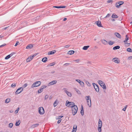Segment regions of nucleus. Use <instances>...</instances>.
<instances>
[{
	"label": "nucleus",
	"mask_w": 132,
	"mask_h": 132,
	"mask_svg": "<svg viewBox=\"0 0 132 132\" xmlns=\"http://www.w3.org/2000/svg\"><path fill=\"white\" fill-rule=\"evenodd\" d=\"M67 101H67L65 104L67 106H70L72 108V107H74V106H77L75 105V103L73 102L68 101V102L67 103Z\"/></svg>",
	"instance_id": "obj_1"
},
{
	"label": "nucleus",
	"mask_w": 132,
	"mask_h": 132,
	"mask_svg": "<svg viewBox=\"0 0 132 132\" xmlns=\"http://www.w3.org/2000/svg\"><path fill=\"white\" fill-rule=\"evenodd\" d=\"M72 113L73 115H75L77 112L78 108L77 106H74V107L71 108Z\"/></svg>",
	"instance_id": "obj_2"
},
{
	"label": "nucleus",
	"mask_w": 132,
	"mask_h": 132,
	"mask_svg": "<svg viewBox=\"0 0 132 132\" xmlns=\"http://www.w3.org/2000/svg\"><path fill=\"white\" fill-rule=\"evenodd\" d=\"M98 82L101 85V86L103 88V89H106V88L105 85L104 83L102 81L100 80H98Z\"/></svg>",
	"instance_id": "obj_3"
},
{
	"label": "nucleus",
	"mask_w": 132,
	"mask_h": 132,
	"mask_svg": "<svg viewBox=\"0 0 132 132\" xmlns=\"http://www.w3.org/2000/svg\"><path fill=\"white\" fill-rule=\"evenodd\" d=\"M40 81H37L34 83L31 86V88L35 87H37L39 86L41 84Z\"/></svg>",
	"instance_id": "obj_4"
},
{
	"label": "nucleus",
	"mask_w": 132,
	"mask_h": 132,
	"mask_svg": "<svg viewBox=\"0 0 132 132\" xmlns=\"http://www.w3.org/2000/svg\"><path fill=\"white\" fill-rule=\"evenodd\" d=\"M38 112L40 114H43L44 113V110L43 107H40L39 108Z\"/></svg>",
	"instance_id": "obj_5"
},
{
	"label": "nucleus",
	"mask_w": 132,
	"mask_h": 132,
	"mask_svg": "<svg viewBox=\"0 0 132 132\" xmlns=\"http://www.w3.org/2000/svg\"><path fill=\"white\" fill-rule=\"evenodd\" d=\"M93 85L94 89H95V90L97 92H99V87L98 85L96 84L93 83Z\"/></svg>",
	"instance_id": "obj_6"
},
{
	"label": "nucleus",
	"mask_w": 132,
	"mask_h": 132,
	"mask_svg": "<svg viewBox=\"0 0 132 132\" xmlns=\"http://www.w3.org/2000/svg\"><path fill=\"white\" fill-rule=\"evenodd\" d=\"M23 90V87H20L15 92V93L16 94H18L21 93Z\"/></svg>",
	"instance_id": "obj_7"
},
{
	"label": "nucleus",
	"mask_w": 132,
	"mask_h": 132,
	"mask_svg": "<svg viewBox=\"0 0 132 132\" xmlns=\"http://www.w3.org/2000/svg\"><path fill=\"white\" fill-rule=\"evenodd\" d=\"M112 61L115 63H119L120 62L119 60L117 58H114L112 59Z\"/></svg>",
	"instance_id": "obj_8"
},
{
	"label": "nucleus",
	"mask_w": 132,
	"mask_h": 132,
	"mask_svg": "<svg viewBox=\"0 0 132 132\" xmlns=\"http://www.w3.org/2000/svg\"><path fill=\"white\" fill-rule=\"evenodd\" d=\"M64 89H65L64 90V92L67 93L68 96L70 97L71 96L72 94L71 93L65 89L64 88Z\"/></svg>",
	"instance_id": "obj_9"
},
{
	"label": "nucleus",
	"mask_w": 132,
	"mask_h": 132,
	"mask_svg": "<svg viewBox=\"0 0 132 132\" xmlns=\"http://www.w3.org/2000/svg\"><path fill=\"white\" fill-rule=\"evenodd\" d=\"M39 125V124L38 123H36V124L32 125L31 127V128H35L37 127Z\"/></svg>",
	"instance_id": "obj_10"
},
{
	"label": "nucleus",
	"mask_w": 132,
	"mask_h": 132,
	"mask_svg": "<svg viewBox=\"0 0 132 132\" xmlns=\"http://www.w3.org/2000/svg\"><path fill=\"white\" fill-rule=\"evenodd\" d=\"M98 127H102V122L100 119H99L98 121Z\"/></svg>",
	"instance_id": "obj_11"
},
{
	"label": "nucleus",
	"mask_w": 132,
	"mask_h": 132,
	"mask_svg": "<svg viewBox=\"0 0 132 132\" xmlns=\"http://www.w3.org/2000/svg\"><path fill=\"white\" fill-rule=\"evenodd\" d=\"M33 47V45L32 44H30L28 45L26 47L27 49H31Z\"/></svg>",
	"instance_id": "obj_12"
},
{
	"label": "nucleus",
	"mask_w": 132,
	"mask_h": 132,
	"mask_svg": "<svg viewBox=\"0 0 132 132\" xmlns=\"http://www.w3.org/2000/svg\"><path fill=\"white\" fill-rule=\"evenodd\" d=\"M117 37L119 38H121V35L118 33L115 32L114 34Z\"/></svg>",
	"instance_id": "obj_13"
},
{
	"label": "nucleus",
	"mask_w": 132,
	"mask_h": 132,
	"mask_svg": "<svg viewBox=\"0 0 132 132\" xmlns=\"http://www.w3.org/2000/svg\"><path fill=\"white\" fill-rule=\"evenodd\" d=\"M57 82V81L56 80H53L51 81L49 83V85H51L56 84Z\"/></svg>",
	"instance_id": "obj_14"
},
{
	"label": "nucleus",
	"mask_w": 132,
	"mask_h": 132,
	"mask_svg": "<svg viewBox=\"0 0 132 132\" xmlns=\"http://www.w3.org/2000/svg\"><path fill=\"white\" fill-rule=\"evenodd\" d=\"M56 52V51L54 50L53 51H51L48 52V55H52L53 54L55 53Z\"/></svg>",
	"instance_id": "obj_15"
},
{
	"label": "nucleus",
	"mask_w": 132,
	"mask_h": 132,
	"mask_svg": "<svg viewBox=\"0 0 132 132\" xmlns=\"http://www.w3.org/2000/svg\"><path fill=\"white\" fill-rule=\"evenodd\" d=\"M32 59L33 57L31 56H30L26 60V61L27 62H30Z\"/></svg>",
	"instance_id": "obj_16"
},
{
	"label": "nucleus",
	"mask_w": 132,
	"mask_h": 132,
	"mask_svg": "<svg viewBox=\"0 0 132 132\" xmlns=\"http://www.w3.org/2000/svg\"><path fill=\"white\" fill-rule=\"evenodd\" d=\"M87 104L88 105L89 107H90L91 105V99H90V101H87Z\"/></svg>",
	"instance_id": "obj_17"
},
{
	"label": "nucleus",
	"mask_w": 132,
	"mask_h": 132,
	"mask_svg": "<svg viewBox=\"0 0 132 132\" xmlns=\"http://www.w3.org/2000/svg\"><path fill=\"white\" fill-rule=\"evenodd\" d=\"M97 24L99 27H102L101 22L100 21H97Z\"/></svg>",
	"instance_id": "obj_18"
},
{
	"label": "nucleus",
	"mask_w": 132,
	"mask_h": 132,
	"mask_svg": "<svg viewBox=\"0 0 132 132\" xmlns=\"http://www.w3.org/2000/svg\"><path fill=\"white\" fill-rule=\"evenodd\" d=\"M81 114L82 116H83L84 114V111L83 110V108L82 105L81 106Z\"/></svg>",
	"instance_id": "obj_19"
},
{
	"label": "nucleus",
	"mask_w": 132,
	"mask_h": 132,
	"mask_svg": "<svg viewBox=\"0 0 132 132\" xmlns=\"http://www.w3.org/2000/svg\"><path fill=\"white\" fill-rule=\"evenodd\" d=\"M77 130V126H74L72 132H76Z\"/></svg>",
	"instance_id": "obj_20"
},
{
	"label": "nucleus",
	"mask_w": 132,
	"mask_h": 132,
	"mask_svg": "<svg viewBox=\"0 0 132 132\" xmlns=\"http://www.w3.org/2000/svg\"><path fill=\"white\" fill-rule=\"evenodd\" d=\"M102 43L105 45H106L108 44L107 42L105 40H101Z\"/></svg>",
	"instance_id": "obj_21"
},
{
	"label": "nucleus",
	"mask_w": 132,
	"mask_h": 132,
	"mask_svg": "<svg viewBox=\"0 0 132 132\" xmlns=\"http://www.w3.org/2000/svg\"><path fill=\"white\" fill-rule=\"evenodd\" d=\"M47 57H44L43 58L42 60V62H46L47 61Z\"/></svg>",
	"instance_id": "obj_22"
},
{
	"label": "nucleus",
	"mask_w": 132,
	"mask_h": 132,
	"mask_svg": "<svg viewBox=\"0 0 132 132\" xmlns=\"http://www.w3.org/2000/svg\"><path fill=\"white\" fill-rule=\"evenodd\" d=\"M66 6H54L53 7H55L59 9V8H65L66 7Z\"/></svg>",
	"instance_id": "obj_23"
},
{
	"label": "nucleus",
	"mask_w": 132,
	"mask_h": 132,
	"mask_svg": "<svg viewBox=\"0 0 132 132\" xmlns=\"http://www.w3.org/2000/svg\"><path fill=\"white\" fill-rule=\"evenodd\" d=\"M58 104V102L57 100H56L55 102H54L53 104V106L54 107L57 106Z\"/></svg>",
	"instance_id": "obj_24"
},
{
	"label": "nucleus",
	"mask_w": 132,
	"mask_h": 132,
	"mask_svg": "<svg viewBox=\"0 0 132 132\" xmlns=\"http://www.w3.org/2000/svg\"><path fill=\"white\" fill-rule=\"evenodd\" d=\"M120 48V46H117L114 47L113 48V49L114 50L118 49Z\"/></svg>",
	"instance_id": "obj_25"
},
{
	"label": "nucleus",
	"mask_w": 132,
	"mask_h": 132,
	"mask_svg": "<svg viewBox=\"0 0 132 132\" xmlns=\"http://www.w3.org/2000/svg\"><path fill=\"white\" fill-rule=\"evenodd\" d=\"M75 52V51H74L72 50L69 51L68 52V54L70 55H71L73 54Z\"/></svg>",
	"instance_id": "obj_26"
},
{
	"label": "nucleus",
	"mask_w": 132,
	"mask_h": 132,
	"mask_svg": "<svg viewBox=\"0 0 132 132\" xmlns=\"http://www.w3.org/2000/svg\"><path fill=\"white\" fill-rule=\"evenodd\" d=\"M89 47V46H85L82 48V49L85 50H87L88 48Z\"/></svg>",
	"instance_id": "obj_27"
},
{
	"label": "nucleus",
	"mask_w": 132,
	"mask_h": 132,
	"mask_svg": "<svg viewBox=\"0 0 132 132\" xmlns=\"http://www.w3.org/2000/svg\"><path fill=\"white\" fill-rule=\"evenodd\" d=\"M113 14L111 16L112 18H117L118 17L117 15L116 14Z\"/></svg>",
	"instance_id": "obj_28"
},
{
	"label": "nucleus",
	"mask_w": 132,
	"mask_h": 132,
	"mask_svg": "<svg viewBox=\"0 0 132 132\" xmlns=\"http://www.w3.org/2000/svg\"><path fill=\"white\" fill-rule=\"evenodd\" d=\"M119 3V5H118V6H117V8H119L120 5H122L123 4L124 2L122 1H120Z\"/></svg>",
	"instance_id": "obj_29"
},
{
	"label": "nucleus",
	"mask_w": 132,
	"mask_h": 132,
	"mask_svg": "<svg viewBox=\"0 0 132 132\" xmlns=\"http://www.w3.org/2000/svg\"><path fill=\"white\" fill-rule=\"evenodd\" d=\"M128 40V35H126V38L125 40L124 41V42L125 43L127 42V41Z\"/></svg>",
	"instance_id": "obj_30"
},
{
	"label": "nucleus",
	"mask_w": 132,
	"mask_h": 132,
	"mask_svg": "<svg viewBox=\"0 0 132 132\" xmlns=\"http://www.w3.org/2000/svg\"><path fill=\"white\" fill-rule=\"evenodd\" d=\"M10 98H7L6 100L5 101V102L6 103H8L10 102Z\"/></svg>",
	"instance_id": "obj_31"
},
{
	"label": "nucleus",
	"mask_w": 132,
	"mask_h": 132,
	"mask_svg": "<svg viewBox=\"0 0 132 132\" xmlns=\"http://www.w3.org/2000/svg\"><path fill=\"white\" fill-rule=\"evenodd\" d=\"M85 98L87 101H90V97L89 96H86Z\"/></svg>",
	"instance_id": "obj_32"
},
{
	"label": "nucleus",
	"mask_w": 132,
	"mask_h": 132,
	"mask_svg": "<svg viewBox=\"0 0 132 132\" xmlns=\"http://www.w3.org/2000/svg\"><path fill=\"white\" fill-rule=\"evenodd\" d=\"M55 64V63L54 62H53L51 63L50 64H49L48 65V66H52L54 65Z\"/></svg>",
	"instance_id": "obj_33"
},
{
	"label": "nucleus",
	"mask_w": 132,
	"mask_h": 132,
	"mask_svg": "<svg viewBox=\"0 0 132 132\" xmlns=\"http://www.w3.org/2000/svg\"><path fill=\"white\" fill-rule=\"evenodd\" d=\"M43 91V90L40 88V89L38 91V93H40Z\"/></svg>",
	"instance_id": "obj_34"
},
{
	"label": "nucleus",
	"mask_w": 132,
	"mask_h": 132,
	"mask_svg": "<svg viewBox=\"0 0 132 132\" xmlns=\"http://www.w3.org/2000/svg\"><path fill=\"white\" fill-rule=\"evenodd\" d=\"M80 85L82 87L84 86V83L82 81H81L80 82Z\"/></svg>",
	"instance_id": "obj_35"
},
{
	"label": "nucleus",
	"mask_w": 132,
	"mask_h": 132,
	"mask_svg": "<svg viewBox=\"0 0 132 132\" xmlns=\"http://www.w3.org/2000/svg\"><path fill=\"white\" fill-rule=\"evenodd\" d=\"M114 43V42H112L111 41H109V44L110 45H112Z\"/></svg>",
	"instance_id": "obj_36"
},
{
	"label": "nucleus",
	"mask_w": 132,
	"mask_h": 132,
	"mask_svg": "<svg viewBox=\"0 0 132 132\" xmlns=\"http://www.w3.org/2000/svg\"><path fill=\"white\" fill-rule=\"evenodd\" d=\"M10 56L9 55H8L7 56H6L5 58V59L6 60H7L10 57Z\"/></svg>",
	"instance_id": "obj_37"
},
{
	"label": "nucleus",
	"mask_w": 132,
	"mask_h": 132,
	"mask_svg": "<svg viewBox=\"0 0 132 132\" xmlns=\"http://www.w3.org/2000/svg\"><path fill=\"white\" fill-rule=\"evenodd\" d=\"M101 127H98V130L99 132H101L102 131Z\"/></svg>",
	"instance_id": "obj_38"
},
{
	"label": "nucleus",
	"mask_w": 132,
	"mask_h": 132,
	"mask_svg": "<svg viewBox=\"0 0 132 132\" xmlns=\"http://www.w3.org/2000/svg\"><path fill=\"white\" fill-rule=\"evenodd\" d=\"M13 126V123H10L9 124L8 126L9 127H10L11 128Z\"/></svg>",
	"instance_id": "obj_39"
},
{
	"label": "nucleus",
	"mask_w": 132,
	"mask_h": 132,
	"mask_svg": "<svg viewBox=\"0 0 132 132\" xmlns=\"http://www.w3.org/2000/svg\"><path fill=\"white\" fill-rule=\"evenodd\" d=\"M16 84L14 83L12 84L11 85V87L13 88L15 87L16 86Z\"/></svg>",
	"instance_id": "obj_40"
},
{
	"label": "nucleus",
	"mask_w": 132,
	"mask_h": 132,
	"mask_svg": "<svg viewBox=\"0 0 132 132\" xmlns=\"http://www.w3.org/2000/svg\"><path fill=\"white\" fill-rule=\"evenodd\" d=\"M127 51L129 52H132V50L130 48H128L127 49Z\"/></svg>",
	"instance_id": "obj_41"
},
{
	"label": "nucleus",
	"mask_w": 132,
	"mask_h": 132,
	"mask_svg": "<svg viewBox=\"0 0 132 132\" xmlns=\"http://www.w3.org/2000/svg\"><path fill=\"white\" fill-rule=\"evenodd\" d=\"M46 87V86L45 85H43V86H42L40 88H42L43 90V89H44Z\"/></svg>",
	"instance_id": "obj_42"
},
{
	"label": "nucleus",
	"mask_w": 132,
	"mask_h": 132,
	"mask_svg": "<svg viewBox=\"0 0 132 132\" xmlns=\"http://www.w3.org/2000/svg\"><path fill=\"white\" fill-rule=\"evenodd\" d=\"M86 84L88 86H90V84L88 81H86Z\"/></svg>",
	"instance_id": "obj_43"
},
{
	"label": "nucleus",
	"mask_w": 132,
	"mask_h": 132,
	"mask_svg": "<svg viewBox=\"0 0 132 132\" xmlns=\"http://www.w3.org/2000/svg\"><path fill=\"white\" fill-rule=\"evenodd\" d=\"M19 121L18 122H17L16 123H15V125L16 126H18L20 124V122L19 123Z\"/></svg>",
	"instance_id": "obj_44"
},
{
	"label": "nucleus",
	"mask_w": 132,
	"mask_h": 132,
	"mask_svg": "<svg viewBox=\"0 0 132 132\" xmlns=\"http://www.w3.org/2000/svg\"><path fill=\"white\" fill-rule=\"evenodd\" d=\"M28 85L27 84V83H26V84H25L24 85H22V87H23V88H25V87H27Z\"/></svg>",
	"instance_id": "obj_45"
},
{
	"label": "nucleus",
	"mask_w": 132,
	"mask_h": 132,
	"mask_svg": "<svg viewBox=\"0 0 132 132\" xmlns=\"http://www.w3.org/2000/svg\"><path fill=\"white\" fill-rule=\"evenodd\" d=\"M71 64H70V63H67L65 64H64V65H65V66H68L69 65H70Z\"/></svg>",
	"instance_id": "obj_46"
},
{
	"label": "nucleus",
	"mask_w": 132,
	"mask_h": 132,
	"mask_svg": "<svg viewBox=\"0 0 132 132\" xmlns=\"http://www.w3.org/2000/svg\"><path fill=\"white\" fill-rule=\"evenodd\" d=\"M48 97V95H45V100H47Z\"/></svg>",
	"instance_id": "obj_47"
},
{
	"label": "nucleus",
	"mask_w": 132,
	"mask_h": 132,
	"mask_svg": "<svg viewBox=\"0 0 132 132\" xmlns=\"http://www.w3.org/2000/svg\"><path fill=\"white\" fill-rule=\"evenodd\" d=\"M19 108H18L15 111V113H17L19 110Z\"/></svg>",
	"instance_id": "obj_48"
},
{
	"label": "nucleus",
	"mask_w": 132,
	"mask_h": 132,
	"mask_svg": "<svg viewBox=\"0 0 132 132\" xmlns=\"http://www.w3.org/2000/svg\"><path fill=\"white\" fill-rule=\"evenodd\" d=\"M76 81L78 82V83L80 84V82H81L80 80L79 79H76Z\"/></svg>",
	"instance_id": "obj_49"
},
{
	"label": "nucleus",
	"mask_w": 132,
	"mask_h": 132,
	"mask_svg": "<svg viewBox=\"0 0 132 132\" xmlns=\"http://www.w3.org/2000/svg\"><path fill=\"white\" fill-rule=\"evenodd\" d=\"M19 42L17 41L14 46H16L18 44H19Z\"/></svg>",
	"instance_id": "obj_50"
},
{
	"label": "nucleus",
	"mask_w": 132,
	"mask_h": 132,
	"mask_svg": "<svg viewBox=\"0 0 132 132\" xmlns=\"http://www.w3.org/2000/svg\"><path fill=\"white\" fill-rule=\"evenodd\" d=\"M63 117V116H58V118L57 119H60L61 118H62Z\"/></svg>",
	"instance_id": "obj_51"
},
{
	"label": "nucleus",
	"mask_w": 132,
	"mask_h": 132,
	"mask_svg": "<svg viewBox=\"0 0 132 132\" xmlns=\"http://www.w3.org/2000/svg\"><path fill=\"white\" fill-rule=\"evenodd\" d=\"M125 46H129L130 44V43H125Z\"/></svg>",
	"instance_id": "obj_52"
},
{
	"label": "nucleus",
	"mask_w": 132,
	"mask_h": 132,
	"mask_svg": "<svg viewBox=\"0 0 132 132\" xmlns=\"http://www.w3.org/2000/svg\"><path fill=\"white\" fill-rule=\"evenodd\" d=\"M127 107V105H126V106H125V107L122 109V110L123 111H125Z\"/></svg>",
	"instance_id": "obj_53"
},
{
	"label": "nucleus",
	"mask_w": 132,
	"mask_h": 132,
	"mask_svg": "<svg viewBox=\"0 0 132 132\" xmlns=\"http://www.w3.org/2000/svg\"><path fill=\"white\" fill-rule=\"evenodd\" d=\"M110 16V14H108L106 16V17H105V18L106 17V18H107V17H109V16Z\"/></svg>",
	"instance_id": "obj_54"
},
{
	"label": "nucleus",
	"mask_w": 132,
	"mask_h": 132,
	"mask_svg": "<svg viewBox=\"0 0 132 132\" xmlns=\"http://www.w3.org/2000/svg\"><path fill=\"white\" fill-rule=\"evenodd\" d=\"M14 54V53H11L10 54H9L10 56V57H11Z\"/></svg>",
	"instance_id": "obj_55"
},
{
	"label": "nucleus",
	"mask_w": 132,
	"mask_h": 132,
	"mask_svg": "<svg viewBox=\"0 0 132 132\" xmlns=\"http://www.w3.org/2000/svg\"><path fill=\"white\" fill-rule=\"evenodd\" d=\"M6 45V44H4L0 46V48L2 47H3V46H4Z\"/></svg>",
	"instance_id": "obj_56"
},
{
	"label": "nucleus",
	"mask_w": 132,
	"mask_h": 132,
	"mask_svg": "<svg viewBox=\"0 0 132 132\" xmlns=\"http://www.w3.org/2000/svg\"><path fill=\"white\" fill-rule=\"evenodd\" d=\"M70 46L69 45H67L65 46V48H68Z\"/></svg>",
	"instance_id": "obj_57"
},
{
	"label": "nucleus",
	"mask_w": 132,
	"mask_h": 132,
	"mask_svg": "<svg viewBox=\"0 0 132 132\" xmlns=\"http://www.w3.org/2000/svg\"><path fill=\"white\" fill-rule=\"evenodd\" d=\"M76 91H77V92L78 93H80V91L79 90L77 89H76Z\"/></svg>",
	"instance_id": "obj_58"
},
{
	"label": "nucleus",
	"mask_w": 132,
	"mask_h": 132,
	"mask_svg": "<svg viewBox=\"0 0 132 132\" xmlns=\"http://www.w3.org/2000/svg\"><path fill=\"white\" fill-rule=\"evenodd\" d=\"M79 61V59H77V60H75L74 61H76L77 63Z\"/></svg>",
	"instance_id": "obj_59"
},
{
	"label": "nucleus",
	"mask_w": 132,
	"mask_h": 132,
	"mask_svg": "<svg viewBox=\"0 0 132 132\" xmlns=\"http://www.w3.org/2000/svg\"><path fill=\"white\" fill-rule=\"evenodd\" d=\"M61 119L57 121V123H60L61 121Z\"/></svg>",
	"instance_id": "obj_60"
},
{
	"label": "nucleus",
	"mask_w": 132,
	"mask_h": 132,
	"mask_svg": "<svg viewBox=\"0 0 132 132\" xmlns=\"http://www.w3.org/2000/svg\"><path fill=\"white\" fill-rule=\"evenodd\" d=\"M112 1V0H108V3H110V2H111Z\"/></svg>",
	"instance_id": "obj_61"
},
{
	"label": "nucleus",
	"mask_w": 132,
	"mask_h": 132,
	"mask_svg": "<svg viewBox=\"0 0 132 132\" xmlns=\"http://www.w3.org/2000/svg\"><path fill=\"white\" fill-rule=\"evenodd\" d=\"M132 59V56H130L129 57H128V59L129 60H131Z\"/></svg>",
	"instance_id": "obj_62"
},
{
	"label": "nucleus",
	"mask_w": 132,
	"mask_h": 132,
	"mask_svg": "<svg viewBox=\"0 0 132 132\" xmlns=\"http://www.w3.org/2000/svg\"><path fill=\"white\" fill-rule=\"evenodd\" d=\"M119 3H117L116 4V7H117V5L118 6V5H119Z\"/></svg>",
	"instance_id": "obj_63"
},
{
	"label": "nucleus",
	"mask_w": 132,
	"mask_h": 132,
	"mask_svg": "<svg viewBox=\"0 0 132 132\" xmlns=\"http://www.w3.org/2000/svg\"><path fill=\"white\" fill-rule=\"evenodd\" d=\"M52 98V97L51 96H50L49 97V99L50 100Z\"/></svg>",
	"instance_id": "obj_64"
}]
</instances>
